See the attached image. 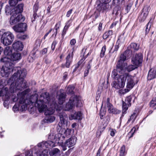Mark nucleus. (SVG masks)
Here are the masks:
<instances>
[{
  "label": "nucleus",
  "instance_id": "obj_1",
  "mask_svg": "<svg viewBox=\"0 0 156 156\" xmlns=\"http://www.w3.org/2000/svg\"><path fill=\"white\" fill-rule=\"evenodd\" d=\"M14 70L16 71L15 73L12 76L10 79L12 81H17L12 83L10 86L9 91L11 93H13L17 90H22L27 87V82L24 78L26 76V70L25 69H21L20 67H14Z\"/></svg>",
  "mask_w": 156,
  "mask_h": 156
},
{
  "label": "nucleus",
  "instance_id": "obj_2",
  "mask_svg": "<svg viewBox=\"0 0 156 156\" xmlns=\"http://www.w3.org/2000/svg\"><path fill=\"white\" fill-rule=\"evenodd\" d=\"M29 89H27L21 93L17 94V97H16L13 95L12 96V101L14 102L17 101L19 99L20 107V110L23 112L27 109V105L32 104L36 100L37 95L30 96L28 93L30 92Z\"/></svg>",
  "mask_w": 156,
  "mask_h": 156
},
{
  "label": "nucleus",
  "instance_id": "obj_3",
  "mask_svg": "<svg viewBox=\"0 0 156 156\" xmlns=\"http://www.w3.org/2000/svg\"><path fill=\"white\" fill-rule=\"evenodd\" d=\"M37 95L36 100H35V106L37 108L40 112H42L47 107L52 106V104H55L54 100L50 99L49 94L47 92L42 93L40 95L39 100H38V95L35 94L34 96ZM32 96H33L32 95Z\"/></svg>",
  "mask_w": 156,
  "mask_h": 156
},
{
  "label": "nucleus",
  "instance_id": "obj_4",
  "mask_svg": "<svg viewBox=\"0 0 156 156\" xmlns=\"http://www.w3.org/2000/svg\"><path fill=\"white\" fill-rule=\"evenodd\" d=\"M23 5L20 4L16 7H14V13L10 17L9 21L11 25H13L19 22L22 23L24 21V17L20 14L23 12Z\"/></svg>",
  "mask_w": 156,
  "mask_h": 156
},
{
  "label": "nucleus",
  "instance_id": "obj_5",
  "mask_svg": "<svg viewBox=\"0 0 156 156\" xmlns=\"http://www.w3.org/2000/svg\"><path fill=\"white\" fill-rule=\"evenodd\" d=\"M57 134L53 132H51L49 135L48 139L49 140L47 141H43L37 144L38 147L41 148H51L55 146V143L57 138Z\"/></svg>",
  "mask_w": 156,
  "mask_h": 156
},
{
  "label": "nucleus",
  "instance_id": "obj_6",
  "mask_svg": "<svg viewBox=\"0 0 156 156\" xmlns=\"http://www.w3.org/2000/svg\"><path fill=\"white\" fill-rule=\"evenodd\" d=\"M14 37L13 34L10 32L4 33L1 38V42L5 46L11 44L13 41Z\"/></svg>",
  "mask_w": 156,
  "mask_h": 156
},
{
  "label": "nucleus",
  "instance_id": "obj_7",
  "mask_svg": "<svg viewBox=\"0 0 156 156\" xmlns=\"http://www.w3.org/2000/svg\"><path fill=\"white\" fill-rule=\"evenodd\" d=\"M13 65L11 63H6L5 66H3L1 69L0 72L2 77H7L14 70Z\"/></svg>",
  "mask_w": 156,
  "mask_h": 156
},
{
  "label": "nucleus",
  "instance_id": "obj_8",
  "mask_svg": "<svg viewBox=\"0 0 156 156\" xmlns=\"http://www.w3.org/2000/svg\"><path fill=\"white\" fill-rule=\"evenodd\" d=\"M77 138L75 136H72L67 140L64 144L61 145L62 149L65 151L67 149L66 147L69 148L74 145L76 143Z\"/></svg>",
  "mask_w": 156,
  "mask_h": 156
},
{
  "label": "nucleus",
  "instance_id": "obj_9",
  "mask_svg": "<svg viewBox=\"0 0 156 156\" xmlns=\"http://www.w3.org/2000/svg\"><path fill=\"white\" fill-rule=\"evenodd\" d=\"M143 58V55L141 53L136 54L132 58V62L133 65H135L138 66L142 63Z\"/></svg>",
  "mask_w": 156,
  "mask_h": 156
},
{
  "label": "nucleus",
  "instance_id": "obj_10",
  "mask_svg": "<svg viewBox=\"0 0 156 156\" xmlns=\"http://www.w3.org/2000/svg\"><path fill=\"white\" fill-rule=\"evenodd\" d=\"M69 101V102L71 103L74 106L79 107L81 106V98L79 96L73 95L70 98Z\"/></svg>",
  "mask_w": 156,
  "mask_h": 156
},
{
  "label": "nucleus",
  "instance_id": "obj_11",
  "mask_svg": "<svg viewBox=\"0 0 156 156\" xmlns=\"http://www.w3.org/2000/svg\"><path fill=\"white\" fill-rule=\"evenodd\" d=\"M27 27L26 23H20L13 26L12 28L16 32H23L26 30Z\"/></svg>",
  "mask_w": 156,
  "mask_h": 156
},
{
  "label": "nucleus",
  "instance_id": "obj_12",
  "mask_svg": "<svg viewBox=\"0 0 156 156\" xmlns=\"http://www.w3.org/2000/svg\"><path fill=\"white\" fill-rule=\"evenodd\" d=\"M150 10V9L149 6H146L144 7L143 9L142 13L139 16V21L143 22L145 20L148 15Z\"/></svg>",
  "mask_w": 156,
  "mask_h": 156
},
{
  "label": "nucleus",
  "instance_id": "obj_13",
  "mask_svg": "<svg viewBox=\"0 0 156 156\" xmlns=\"http://www.w3.org/2000/svg\"><path fill=\"white\" fill-rule=\"evenodd\" d=\"M109 101L110 99L108 98L106 102L108 112L115 114H119L120 113L121 111L120 110L113 108L112 105L110 103Z\"/></svg>",
  "mask_w": 156,
  "mask_h": 156
},
{
  "label": "nucleus",
  "instance_id": "obj_14",
  "mask_svg": "<svg viewBox=\"0 0 156 156\" xmlns=\"http://www.w3.org/2000/svg\"><path fill=\"white\" fill-rule=\"evenodd\" d=\"M73 57V52L71 53H69L66 58V61L65 64H62L61 67L63 68H64L65 66L67 68H69L72 61Z\"/></svg>",
  "mask_w": 156,
  "mask_h": 156
},
{
  "label": "nucleus",
  "instance_id": "obj_15",
  "mask_svg": "<svg viewBox=\"0 0 156 156\" xmlns=\"http://www.w3.org/2000/svg\"><path fill=\"white\" fill-rule=\"evenodd\" d=\"M60 120L58 123V125L60 127H62L63 125L65 124V122H66L68 119L67 115L64 112H62L59 115Z\"/></svg>",
  "mask_w": 156,
  "mask_h": 156
},
{
  "label": "nucleus",
  "instance_id": "obj_16",
  "mask_svg": "<svg viewBox=\"0 0 156 156\" xmlns=\"http://www.w3.org/2000/svg\"><path fill=\"white\" fill-rule=\"evenodd\" d=\"M23 44L21 42L17 41L14 42L12 45L13 49L17 51H21L23 48Z\"/></svg>",
  "mask_w": 156,
  "mask_h": 156
},
{
  "label": "nucleus",
  "instance_id": "obj_17",
  "mask_svg": "<svg viewBox=\"0 0 156 156\" xmlns=\"http://www.w3.org/2000/svg\"><path fill=\"white\" fill-rule=\"evenodd\" d=\"M126 63H120L117 62L116 65V69L117 71L120 73H123L125 71L126 67Z\"/></svg>",
  "mask_w": 156,
  "mask_h": 156
},
{
  "label": "nucleus",
  "instance_id": "obj_18",
  "mask_svg": "<svg viewBox=\"0 0 156 156\" xmlns=\"http://www.w3.org/2000/svg\"><path fill=\"white\" fill-rule=\"evenodd\" d=\"M133 77L129 75L128 73L127 78V86L126 87L128 88H131L134 86V83L133 79Z\"/></svg>",
  "mask_w": 156,
  "mask_h": 156
},
{
  "label": "nucleus",
  "instance_id": "obj_19",
  "mask_svg": "<svg viewBox=\"0 0 156 156\" xmlns=\"http://www.w3.org/2000/svg\"><path fill=\"white\" fill-rule=\"evenodd\" d=\"M130 52V51L129 50H126L123 54H121L120 57V59L118 62L120 63H125L124 62L127 60V54H129Z\"/></svg>",
  "mask_w": 156,
  "mask_h": 156
},
{
  "label": "nucleus",
  "instance_id": "obj_20",
  "mask_svg": "<svg viewBox=\"0 0 156 156\" xmlns=\"http://www.w3.org/2000/svg\"><path fill=\"white\" fill-rule=\"evenodd\" d=\"M55 104H52V106H50L51 107L49 108H47V107L45 108L43 111H45L44 114L45 115H51L54 113L55 112L54 108L55 107Z\"/></svg>",
  "mask_w": 156,
  "mask_h": 156
},
{
  "label": "nucleus",
  "instance_id": "obj_21",
  "mask_svg": "<svg viewBox=\"0 0 156 156\" xmlns=\"http://www.w3.org/2000/svg\"><path fill=\"white\" fill-rule=\"evenodd\" d=\"M156 77V69H151L149 71L147 77L148 80H151Z\"/></svg>",
  "mask_w": 156,
  "mask_h": 156
},
{
  "label": "nucleus",
  "instance_id": "obj_22",
  "mask_svg": "<svg viewBox=\"0 0 156 156\" xmlns=\"http://www.w3.org/2000/svg\"><path fill=\"white\" fill-rule=\"evenodd\" d=\"M57 138L55 140V143L59 144L61 145L63 144V142L65 140L64 135L60 133L57 134Z\"/></svg>",
  "mask_w": 156,
  "mask_h": 156
},
{
  "label": "nucleus",
  "instance_id": "obj_23",
  "mask_svg": "<svg viewBox=\"0 0 156 156\" xmlns=\"http://www.w3.org/2000/svg\"><path fill=\"white\" fill-rule=\"evenodd\" d=\"M5 95V98L8 99L9 98L10 95L9 93L8 89L5 87L2 89L0 91V96Z\"/></svg>",
  "mask_w": 156,
  "mask_h": 156
},
{
  "label": "nucleus",
  "instance_id": "obj_24",
  "mask_svg": "<svg viewBox=\"0 0 156 156\" xmlns=\"http://www.w3.org/2000/svg\"><path fill=\"white\" fill-rule=\"evenodd\" d=\"M124 4H121V2H117V5L114 8L113 13L116 15L120 14L122 9V5Z\"/></svg>",
  "mask_w": 156,
  "mask_h": 156
},
{
  "label": "nucleus",
  "instance_id": "obj_25",
  "mask_svg": "<svg viewBox=\"0 0 156 156\" xmlns=\"http://www.w3.org/2000/svg\"><path fill=\"white\" fill-rule=\"evenodd\" d=\"M98 7L100 11L103 12L108 10L109 8L110 5L108 3H101L98 5Z\"/></svg>",
  "mask_w": 156,
  "mask_h": 156
},
{
  "label": "nucleus",
  "instance_id": "obj_26",
  "mask_svg": "<svg viewBox=\"0 0 156 156\" xmlns=\"http://www.w3.org/2000/svg\"><path fill=\"white\" fill-rule=\"evenodd\" d=\"M82 114L80 112H78L75 113L74 114H71L69 116V119L70 120L73 119H81Z\"/></svg>",
  "mask_w": 156,
  "mask_h": 156
},
{
  "label": "nucleus",
  "instance_id": "obj_27",
  "mask_svg": "<svg viewBox=\"0 0 156 156\" xmlns=\"http://www.w3.org/2000/svg\"><path fill=\"white\" fill-rule=\"evenodd\" d=\"M5 12L6 15L13 14L14 7L7 5L5 7Z\"/></svg>",
  "mask_w": 156,
  "mask_h": 156
},
{
  "label": "nucleus",
  "instance_id": "obj_28",
  "mask_svg": "<svg viewBox=\"0 0 156 156\" xmlns=\"http://www.w3.org/2000/svg\"><path fill=\"white\" fill-rule=\"evenodd\" d=\"M36 154L37 156H45L48 155V151L47 150L41 149L39 151L35 153Z\"/></svg>",
  "mask_w": 156,
  "mask_h": 156
},
{
  "label": "nucleus",
  "instance_id": "obj_29",
  "mask_svg": "<svg viewBox=\"0 0 156 156\" xmlns=\"http://www.w3.org/2000/svg\"><path fill=\"white\" fill-rule=\"evenodd\" d=\"M66 97L65 93H61L58 96V103L60 105L62 104L65 101V99Z\"/></svg>",
  "mask_w": 156,
  "mask_h": 156
},
{
  "label": "nucleus",
  "instance_id": "obj_30",
  "mask_svg": "<svg viewBox=\"0 0 156 156\" xmlns=\"http://www.w3.org/2000/svg\"><path fill=\"white\" fill-rule=\"evenodd\" d=\"M128 73H126L123 75H119L117 79V80L121 82H123L125 83L126 80L127 79Z\"/></svg>",
  "mask_w": 156,
  "mask_h": 156
},
{
  "label": "nucleus",
  "instance_id": "obj_31",
  "mask_svg": "<svg viewBox=\"0 0 156 156\" xmlns=\"http://www.w3.org/2000/svg\"><path fill=\"white\" fill-rule=\"evenodd\" d=\"M12 59L14 61H16L20 59L21 58V55L20 53H15L12 54L11 56Z\"/></svg>",
  "mask_w": 156,
  "mask_h": 156
},
{
  "label": "nucleus",
  "instance_id": "obj_32",
  "mask_svg": "<svg viewBox=\"0 0 156 156\" xmlns=\"http://www.w3.org/2000/svg\"><path fill=\"white\" fill-rule=\"evenodd\" d=\"M75 106L71 103L69 102V101L66 105L64 109L66 111H69L72 109Z\"/></svg>",
  "mask_w": 156,
  "mask_h": 156
},
{
  "label": "nucleus",
  "instance_id": "obj_33",
  "mask_svg": "<svg viewBox=\"0 0 156 156\" xmlns=\"http://www.w3.org/2000/svg\"><path fill=\"white\" fill-rule=\"evenodd\" d=\"M154 19L151 18L149 22L148 23L147 25V27L146 28V34H147L149 31L150 28L151 27V25L153 24Z\"/></svg>",
  "mask_w": 156,
  "mask_h": 156
},
{
  "label": "nucleus",
  "instance_id": "obj_34",
  "mask_svg": "<svg viewBox=\"0 0 156 156\" xmlns=\"http://www.w3.org/2000/svg\"><path fill=\"white\" fill-rule=\"evenodd\" d=\"M55 119L54 116H49L46 117L44 119V122L47 123H50L53 122Z\"/></svg>",
  "mask_w": 156,
  "mask_h": 156
},
{
  "label": "nucleus",
  "instance_id": "obj_35",
  "mask_svg": "<svg viewBox=\"0 0 156 156\" xmlns=\"http://www.w3.org/2000/svg\"><path fill=\"white\" fill-rule=\"evenodd\" d=\"M131 51H137L139 49V45L136 43H131L130 45Z\"/></svg>",
  "mask_w": 156,
  "mask_h": 156
},
{
  "label": "nucleus",
  "instance_id": "obj_36",
  "mask_svg": "<svg viewBox=\"0 0 156 156\" xmlns=\"http://www.w3.org/2000/svg\"><path fill=\"white\" fill-rule=\"evenodd\" d=\"M74 87L73 86H68L66 89V92L68 94H74V92L73 90Z\"/></svg>",
  "mask_w": 156,
  "mask_h": 156
},
{
  "label": "nucleus",
  "instance_id": "obj_37",
  "mask_svg": "<svg viewBox=\"0 0 156 156\" xmlns=\"http://www.w3.org/2000/svg\"><path fill=\"white\" fill-rule=\"evenodd\" d=\"M12 53V51L10 47H7L4 49V53L5 55H10Z\"/></svg>",
  "mask_w": 156,
  "mask_h": 156
},
{
  "label": "nucleus",
  "instance_id": "obj_38",
  "mask_svg": "<svg viewBox=\"0 0 156 156\" xmlns=\"http://www.w3.org/2000/svg\"><path fill=\"white\" fill-rule=\"evenodd\" d=\"M83 61V59H81L77 63V64L75 65V67L73 71V72H75L78 69L79 71H80V69L82 67V66L80 67V69H78V68H79L81 64Z\"/></svg>",
  "mask_w": 156,
  "mask_h": 156
},
{
  "label": "nucleus",
  "instance_id": "obj_39",
  "mask_svg": "<svg viewBox=\"0 0 156 156\" xmlns=\"http://www.w3.org/2000/svg\"><path fill=\"white\" fill-rule=\"evenodd\" d=\"M137 67L138 66L135 65H129L126 68H126L127 71L130 72L137 68Z\"/></svg>",
  "mask_w": 156,
  "mask_h": 156
},
{
  "label": "nucleus",
  "instance_id": "obj_40",
  "mask_svg": "<svg viewBox=\"0 0 156 156\" xmlns=\"http://www.w3.org/2000/svg\"><path fill=\"white\" fill-rule=\"evenodd\" d=\"M113 34L112 30H109L108 32H105L103 36V38L104 39H106L109 36L112 35Z\"/></svg>",
  "mask_w": 156,
  "mask_h": 156
},
{
  "label": "nucleus",
  "instance_id": "obj_41",
  "mask_svg": "<svg viewBox=\"0 0 156 156\" xmlns=\"http://www.w3.org/2000/svg\"><path fill=\"white\" fill-rule=\"evenodd\" d=\"M150 106L154 109H156V97L153 98L151 101Z\"/></svg>",
  "mask_w": 156,
  "mask_h": 156
},
{
  "label": "nucleus",
  "instance_id": "obj_42",
  "mask_svg": "<svg viewBox=\"0 0 156 156\" xmlns=\"http://www.w3.org/2000/svg\"><path fill=\"white\" fill-rule=\"evenodd\" d=\"M112 87L116 89H119L121 88L117 81H113L112 83Z\"/></svg>",
  "mask_w": 156,
  "mask_h": 156
},
{
  "label": "nucleus",
  "instance_id": "obj_43",
  "mask_svg": "<svg viewBox=\"0 0 156 156\" xmlns=\"http://www.w3.org/2000/svg\"><path fill=\"white\" fill-rule=\"evenodd\" d=\"M60 153V151L57 148H54L51 151V154L53 155L56 156Z\"/></svg>",
  "mask_w": 156,
  "mask_h": 156
},
{
  "label": "nucleus",
  "instance_id": "obj_44",
  "mask_svg": "<svg viewBox=\"0 0 156 156\" xmlns=\"http://www.w3.org/2000/svg\"><path fill=\"white\" fill-rule=\"evenodd\" d=\"M61 25V22H58L55 25L54 29L55 30V32L52 35V36H53L55 35V37H56L57 33V30L59 28V27Z\"/></svg>",
  "mask_w": 156,
  "mask_h": 156
},
{
  "label": "nucleus",
  "instance_id": "obj_45",
  "mask_svg": "<svg viewBox=\"0 0 156 156\" xmlns=\"http://www.w3.org/2000/svg\"><path fill=\"white\" fill-rule=\"evenodd\" d=\"M118 72L117 71V70L115 69H114L112 72V77L115 79H117L118 77L119 76L118 74Z\"/></svg>",
  "mask_w": 156,
  "mask_h": 156
},
{
  "label": "nucleus",
  "instance_id": "obj_46",
  "mask_svg": "<svg viewBox=\"0 0 156 156\" xmlns=\"http://www.w3.org/2000/svg\"><path fill=\"white\" fill-rule=\"evenodd\" d=\"M17 37L20 40H23L27 38V36L26 35L19 34L17 35Z\"/></svg>",
  "mask_w": 156,
  "mask_h": 156
},
{
  "label": "nucleus",
  "instance_id": "obj_47",
  "mask_svg": "<svg viewBox=\"0 0 156 156\" xmlns=\"http://www.w3.org/2000/svg\"><path fill=\"white\" fill-rule=\"evenodd\" d=\"M126 147L124 145H123L121 148L119 156H124Z\"/></svg>",
  "mask_w": 156,
  "mask_h": 156
},
{
  "label": "nucleus",
  "instance_id": "obj_48",
  "mask_svg": "<svg viewBox=\"0 0 156 156\" xmlns=\"http://www.w3.org/2000/svg\"><path fill=\"white\" fill-rule=\"evenodd\" d=\"M130 106L129 105V104H127L126 102H125L124 101H122V108L123 110H124V111H126L128 109V107Z\"/></svg>",
  "mask_w": 156,
  "mask_h": 156
},
{
  "label": "nucleus",
  "instance_id": "obj_49",
  "mask_svg": "<svg viewBox=\"0 0 156 156\" xmlns=\"http://www.w3.org/2000/svg\"><path fill=\"white\" fill-rule=\"evenodd\" d=\"M106 49V46L105 45L103 46L101 49L100 53V57L102 58L105 55V53Z\"/></svg>",
  "mask_w": 156,
  "mask_h": 156
},
{
  "label": "nucleus",
  "instance_id": "obj_50",
  "mask_svg": "<svg viewBox=\"0 0 156 156\" xmlns=\"http://www.w3.org/2000/svg\"><path fill=\"white\" fill-rule=\"evenodd\" d=\"M136 118V113H134L132 115L130 116V119L128 120L127 123L130 122V121H132V122H133Z\"/></svg>",
  "mask_w": 156,
  "mask_h": 156
},
{
  "label": "nucleus",
  "instance_id": "obj_51",
  "mask_svg": "<svg viewBox=\"0 0 156 156\" xmlns=\"http://www.w3.org/2000/svg\"><path fill=\"white\" fill-rule=\"evenodd\" d=\"M9 2L10 6L13 7L18 3V1L17 0H9Z\"/></svg>",
  "mask_w": 156,
  "mask_h": 156
},
{
  "label": "nucleus",
  "instance_id": "obj_52",
  "mask_svg": "<svg viewBox=\"0 0 156 156\" xmlns=\"http://www.w3.org/2000/svg\"><path fill=\"white\" fill-rule=\"evenodd\" d=\"M132 98V96H129L126 98L124 102H126L127 104H128L129 105H131V104L130 102L131 101Z\"/></svg>",
  "mask_w": 156,
  "mask_h": 156
},
{
  "label": "nucleus",
  "instance_id": "obj_53",
  "mask_svg": "<svg viewBox=\"0 0 156 156\" xmlns=\"http://www.w3.org/2000/svg\"><path fill=\"white\" fill-rule=\"evenodd\" d=\"M71 22L72 21L70 19L68 20L66 23L64 29L65 30H68L70 26V24L71 23Z\"/></svg>",
  "mask_w": 156,
  "mask_h": 156
},
{
  "label": "nucleus",
  "instance_id": "obj_54",
  "mask_svg": "<svg viewBox=\"0 0 156 156\" xmlns=\"http://www.w3.org/2000/svg\"><path fill=\"white\" fill-rule=\"evenodd\" d=\"M64 130V133L66 137H67L71 133V130L69 129H67L66 130Z\"/></svg>",
  "mask_w": 156,
  "mask_h": 156
},
{
  "label": "nucleus",
  "instance_id": "obj_55",
  "mask_svg": "<svg viewBox=\"0 0 156 156\" xmlns=\"http://www.w3.org/2000/svg\"><path fill=\"white\" fill-rule=\"evenodd\" d=\"M20 108L19 105L15 104L12 108L13 111L15 112H16L19 110Z\"/></svg>",
  "mask_w": 156,
  "mask_h": 156
},
{
  "label": "nucleus",
  "instance_id": "obj_56",
  "mask_svg": "<svg viewBox=\"0 0 156 156\" xmlns=\"http://www.w3.org/2000/svg\"><path fill=\"white\" fill-rule=\"evenodd\" d=\"M105 112L101 109L100 112V117L101 119H103V116L105 115Z\"/></svg>",
  "mask_w": 156,
  "mask_h": 156
},
{
  "label": "nucleus",
  "instance_id": "obj_57",
  "mask_svg": "<svg viewBox=\"0 0 156 156\" xmlns=\"http://www.w3.org/2000/svg\"><path fill=\"white\" fill-rule=\"evenodd\" d=\"M38 3H36L34 6V12H36L38 9Z\"/></svg>",
  "mask_w": 156,
  "mask_h": 156
},
{
  "label": "nucleus",
  "instance_id": "obj_58",
  "mask_svg": "<svg viewBox=\"0 0 156 156\" xmlns=\"http://www.w3.org/2000/svg\"><path fill=\"white\" fill-rule=\"evenodd\" d=\"M57 44V42L56 41H54L52 44L51 46V49L53 51L55 48V45Z\"/></svg>",
  "mask_w": 156,
  "mask_h": 156
},
{
  "label": "nucleus",
  "instance_id": "obj_59",
  "mask_svg": "<svg viewBox=\"0 0 156 156\" xmlns=\"http://www.w3.org/2000/svg\"><path fill=\"white\" fill-rule=\"evenodd\" d=\"M25 156H34L33 152L31 150L26 151L25 153Z\"/></svg>",
  "mask_w": 156,
  "mask_h": 156
},
{
  "label": "nucleus",
  "instance_id": "obj_60",
  "mask_svg": "<svg viewBox=\"0 0 156 156\" xmlns=\"http://www.w3.org/2000/svg\"><path fill=\"white\" fill-rule=\"evenodd\" d=\"M132 5L130 3L129 4L127 5V6L126 8V13L128 12L129 11L130 9L131 8Z\"/></svg>",
  "mask_w": 156,
  "mask_h": 156
},
{
  "label": "nucleus",
  "instance_id": "obj_61",
  "mask_svg": "<svg viewBox=\"0 0 156 156\" xmlns=\"http://www.w3.org/2000/svg\"><path fill=\"white\" fill-rule=\"evenodd\" d=\"M135 130H136V129L135 128L133 127V128L131 130V132H130L129 133V134H130V133H131V136L129 137V138H131V137H132L133 134H134V132L135 131Z\"/></svg>",
  "mask_w": 156,
  "mask_h": 156
},
{
  "label": "nucleus",
  "instance_id": "obj_62",
  "mask_svg": "<svg viewBox=\"0 0 156 156\" xmlns=\"http://www.w3.org/2000/svg\"><path fill=\"white\" fill-rule=\"evenodd\" d=\"M33 18L32 19V22L35 20L37 18V17H38V16H37V14L36 12H34V14H33Z\"/></svg>",
  "mask_w": 156,
  "mask_h": 156
},
{
  "label": "nucleus",
  "instance_id": "obj_63",
  "mask_svg": "<svg viewBox=\"0 0 156 156\" xmlns=\"http://www.w3.org/2000/svg\"><path fill=\"white\" fill-rule=\"evenodd\" d=\"M104 120H105V122L106 124V125H107L108 123L110 120V116L109 115L107 116H106Z\"/></svg>",
  "mask_w": 156,
  "mask_h": 156
},
{
  "label": "nucleus",
  "instance_id": "obj_64",
  "mask_svg": "<svg viewBox=\"0 0 156 156\" xmlns=\"http://www.w3.org/2000/svg\"><path fill=\"white\" fill-rule=\"evenodd\" d=\"M117 81L119 84V85L121 88H123L124 87L125 83H123V82H121L120 81L119 82V81H118L117 80Z\"/></svg>",
  "mask_w": 156,
  "mask_h": 156
}]
</instances>
